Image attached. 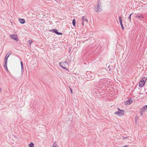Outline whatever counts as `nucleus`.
Listing matches in <instances>:
<instances>
[{
	"instance_id": "obj_1",
	"label": "nucleus",
	"mask_w": 147,
	"mask_h": 147,
	"mask_svg": "<svg viewBox=\"0 0 147 147\" xmlns=\"http://www.w3.org/2000/svg\"><path fill=\"white\" fill-rule=\"evenodd\" d=\"M97 4V7H95L94 8V9L95 11L96 12H101L102 10L101 7V3L100 0H98Z\"/></svg>"
},
{
	"instance_id": "obj_2",
	"label": "nucleus",
	"mask_w": 147,
	"mask_h": 147,
	"mask_svg": "<svg viewBox=\"0 0 147 147\" xmlns=\"http://www.w3.org/2000/svg\"><path fill=\"white\" fill-rule=\"evenodd\" d=\"M118 111L114 113V114L117 115L118 116H122L124 115V111L123 110H121L119 108H117Z\"/></svg>"
},
{
	"instance_id": "obj_3",
	"label": "nucleus",
	"mask_w": 147,
	"mask_h": 147,
	"mask_svg": "<svg viewBox=\"0 0 147 147\" xmlns=\"http://www.w3.org/2000/svg\"><path fill=\"white\" fill-rule=\"evenodd\" d=\"M60 65L61 67L63 69H66L65 66L66 65L68 64V63L66 61H65L64 62H60Z\"/></svg>"
},
{
	"instance_id": "obj_4",
	"label": "nucleus",
	"mask_w": 147,
	"mask_h": 147,
	"mask_svg": "<svg viewBox=\"0 0 147 147\" xmlns=\"http://www.w3.org/2000/svg\"><path fill=\"white\" fill-rule=\"evenodd\" d=\"M82 24L83 25V26L84 25V23L86 22V23H87L88 22V20L87 19V18H86V17L85 16H84L82 17Z\"/></svg>"
},
{
	"instance_id": "obj_5",
	"label": "nucleus",
	"mask_w": 147,
	"mask_h": 147,
	"mask_svg": "<svg viewBox=\"0 0 147 147\" xmlns=\"http://www.w3.org/2000/svg\"><path fill=\"white\" fill-rule=\"evenodd\" d=\"M53 32L56 33L57 35H62V33L59 32L57 31V30L56 29H53L52 30Z\"/></svg>"
},
{
	"instance_id": "obj_6",
	"label": "nucleus",
	"mask_w": 147,
	"mask_h": 147,
	"mask_svg": "<svg viewBox=\"0 0 147 147\" xmlns=\"http://www.w3.org/2000/svg\"><path fill=\"white\" fill-rule=\"evenodd\" d=\"M106 83V80H105L104 79H101L100 80L99 83L100 84H102L104 86Z\"/></svg>"
},
{
	"instance_id": "obj_7",
	"label": "nucleus",
	"mask_w": 147,
	"mask_h": 147,
	"mask_svg": "<svg viewBox=\"0 0 147 147\" xmlns=\"http://www.w3.org/2000/svg\"><path fill=\"white\" fill-rule=\"evenodd\" d=\"M9 52L7 53L5 58V61H6L5 63L6 62V61H7V59L9 56V55L11 53V52H10L9 54Z\"/></svg>"
},
{
	"instance_id": "obj_8",
	"label": "nucleus",
	"mask_w": 147,
	"mask_h": 147,
	"mask_svg": "<svg viewBox=\"0 0 147 147\" xmlns=\"http://www.w3.org/2000/svg\"><path fill=\"white\" fill-rule=\"evenodd\" d=\"M11 38L13 39H14L16 41H18V38L17 36L15 35H11Z\"/></svg>"
},
{
	"instance_id": "obj_9",
	"label": "nucleus",
	"mask_w": 147,
	"mask_h": 147,
	"mask_svg": "<svg viewBox=\"0 0 147 147\" xmlns=\"http://www.w3.org/2000/svg\"><path fill=\"white\" fill-rule=\"evenodd\" d=\"M145 110L143 109V107L140 109V115L142 116L143 115L144 112H145Z\"/></svg>"
},
{
	"instance_id": "obj_10",
	"label": "nucleus",
	"mask_w": 147,
	"mask_h": 147,
	"mask_svg": "<svg viewBox=\"0 0 147 147\" xmlns=\"http://www.w3.org/2000/svg\"><path fill=\"white\" fill-rule=\"evenodd\" d=\"M145 84L144 82L143 83L142 81H141L139 83V86L140 87H142L144 86Z\"/></svg>"
},
{
	"instance_id": "obj_11",
	"label": "nucleus",
	"mask_w": 147,
	"mask_h": 147,
	"mask_svg": "<svg viewBox=\"0 0 147 147\" xmlns=\"http://www.w3.org/2000/svg\"><path fill=\"white\" fill-rule=\"evenodd\" d=\"M132 102V101L131 100V99H129L127 101L125 102V105L127 104H130Z\"/></svg>"
},
{
	"instance_id": "obj_12",
	"label": "nucleus",
	"mask_w": 147,
	"mask_h": 147,
	"mask_svg": "<svg viewBox=\"0 0 147 147\" xmlns=\"http://www.w3.org/2000/svg\"><path fill=\"white\" fill-rule=\"evenodd\" d=\"M19 21L22 24H24L25 22V20L24 19H19Z\"/></svg>"
},
{
	"instance_id": "obj_13",
	"label": "nucleus",
	"mask_w": 147,
	"mask_h": 147,
	"mask_svg": "<svg viewBox=\"0 0 147 147\" xmlns=\"http://www.w3.org/2000/svg\"><path fill=\"white\" fill-rule=\"evenodd\" d=\"M135 17L136 18H138L140 19H143L144 18V17L142 16V15H140V16L139 15H136Z\"/></svg>"
},
{
	"instance_id": "obj_14",
	"label": "nucleus",
	"mask_w": 147,
	"mask_h": 147,
	"mask_svg": "<svg viewBox=\"0 0 147 147\" xmlns=\"http://www.w3.org/2000/svg\"><path fill=\"white\" fill-rule=\"evenodd\" d=\"M29 147H33L34 146V144L32 142H31L28 145Z\"/></svg>"
},
{
	"instance_id": "obj_15",
	"label": "nucleus",
	"mask_w": 147,
	"mask_h": 147,
	"mask_svg": "<svg viewBox=\"0 0 147 147\" xmlns=\"http://www.w3.org/2000/svg\"><path fill=\"white\" fill-rule=\"evenodd\" d=\"M72 24L73 26H75L76 25V20L75 19H74L72 21Z\"/></svg>"
},
{
	"instance_id": "obj_16",
	"label": "nucleus",
	"mask_w": 147,
	"mask_h": 147,
	"mask_svg": "<svg viewBox=\"0 0 147 147\" xmlns=\"http://www.w3.org/2000/svg\"><path fill=\"white\" fill-rule=\"evenodd\" d=\"M146 79L144 78H142L141 80V81H142L143 83L144 82L145 83L146 81Z\"/></svg>"
},
{
	"instance_id": "obj_17",
	"label": "nucleus",
	"mask_w": 147,
	"mask_h": 147,
	"mask_svg": "<svg viewBox=\"0 0 147 147\" xmlns=\"http://www.w3.org/2000/svg\"><path fill=\"white\" fill-rule=\"evenodd\" d=\"M21 64L22 71L23 70H24V67H23V63L22 62H21Z\"/></svg>"
},
{
	"instance_id": "obj_18",
	"label": "nucleus",
	"mask_w": 147,
	"mask_h": 147,
	"mask_svg": "<svg viewBox=\"0 0 147 147\" xmlns=\"http://www.w3.org/2000/svg\"><path fill=\"white\" fill-rule=\"evenodd\" d=\"M142 107L144 110H145V111L147 109V105L144 106Z\"/></svg>"
},
{
	"instance_id": "obj_19",
	"label": "nucleus",
	"mask_w": 147,
	"mask_h": 147,
	"mask_svg": "<svg viewBox=\"0 0 147 147\" xmlns=\"http://www.w3.org/2000/svg\"><path fill=\"white\" fill-rule=\"evenodd\" d=\"M120 25H121V28L122 29V30H124V27L123 26V25L122 23V22H120Z\"/></svg>"
},
{
	"instance_id": "obj_20",
	"label": "nucleus",
	"mask_w": 147,
	"mask_h": 147,
	"mask_svg": "<svg viewBox=\"0 0 147 147\" xmlns=\"http://www.w3.org/2000/svg\"><path fill=\"white\" fill-rule=\"evenodd\" d=\"M132 14V13H131V14L129 16L128 18V19L129 20L130 22H131V16Z\"/></svg>"
},
{
	"instance_id": "obj_21",
	"label": "nucleus",
	"mask_w": 147,
	"mask_h": 147,
	"mask_svg": "<svg viewBox=\"0 0 147 147\" xmlns=\"http://www.w3.org/2000/svg\"><path fill=\"white\" fill-rule=\"evenodd\" d=\"M121 18H122L121 17H119V18L120 22H122V20Z\"/></svg>"
},
{
	"instance_id": "obj_22",
	"label": "nucleus",
	"mask_w": 147,
	"mask_h": 147,
	"mask_svg": "<svg viewBox=\"0 0 147 147\" xmlns=\"http://www.w3.org/2000/svg\"><path fill=\"white\" fill-rule=\"evenodd\" d=\"M57 145L56 143L55 142L53 144V145L52 146V147L53 146H56Z\"/></svg>"
},
{
	"instance_id": "obj_23",
	"label": "nucleus",
	"mask_w": 147,
	"mask_h": 147,
	"mask_svg": "<svg viewBox=\"0 0 147 147\" xmlns=\"http://www.w3.org/2000/svg\"><path fill=\"white\" fill-rule=\"evenodd\" d=\"M6 61H5V64L4 65V67H6V66H7V61H6V62L5 63Z\"/></svg>"
},
{
	"instance_id": "obj_24",
	"label": "nucleus",
	"mask_w": 147,
	"mask_h": 147,
	"mask_svg": "<svg viewBox=\"0 0 147 147\" xmlns=\"http://www.w3.org/2000/svg\"><path fill=\"white\" fill-rule=\"evenodd\" d=\"M28 42H29V43L30 44V45L32 42V41L31 40H29V41Z\"/></svg>"
},
{
	"instance_id": "obj_25",
	"label": "nucleus",
	"mask_w": 147,
	"mask_h": 147,
	"mask_svg": "<svg viewBox=\"0 0 147 147\" xmlns=\"http://www.w3.org/2000/svg\"><path fill=\"white\" fill-rule=\"evenodd\" d=\"M4 68L5 69H6V70L7 71H8V69L7 68V66H6V67H4Z\"/></svg>"
},
{
	"instance_id": "obj_26",
	"label": "nucleus",
	"mask_w": 147,
	"mask_h": 147,
	"mask_svg": "<svg viewBox=\"0 0 147 147\" xmlns=\"http://www.w3.org/2000/svg\"><path fill=\"white\" fill-rule=\"evenodd\" d=\"M70 88V91H71V93H73V92H72V89H71L70 88Z\"/></svg>"
},
{
	"instance_id": "obj_27",
	"label": "nucleus",
	"mask_w": 147,
	"mask_h": 147,
	"mask_svg": "<svg viewBox=\"0 0 147 147\" xmlns=\"http://www.w3.org/2000/svg\"><path fill=\"white\" fill-rule=\"evenodd\" d=\"M57 147V146H53V147Z\"/></svg>"
}]
</instances>
